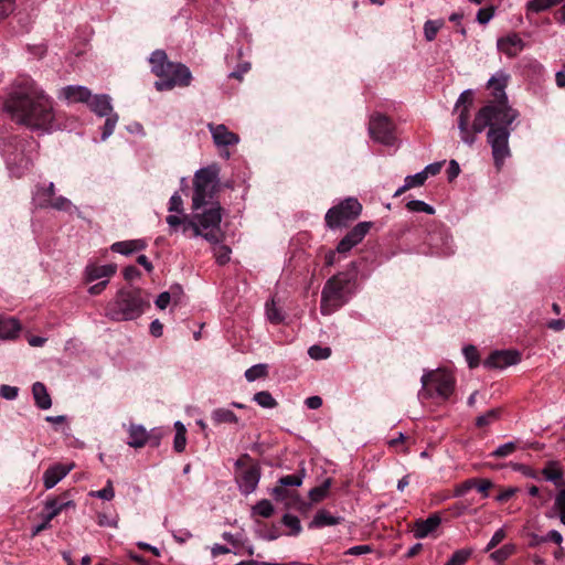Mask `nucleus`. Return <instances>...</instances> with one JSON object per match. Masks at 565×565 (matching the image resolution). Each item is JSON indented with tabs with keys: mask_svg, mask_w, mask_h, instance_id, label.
Returning a JSON list of instances; mask_svg holds the SVG:
<instances>
[{
	"mask_svg": "<svg viewBox=\"0 0 565 565\" xmlns=\"http://www.w3.org/2000/svg\"><path fill=\"white\" fill-rule=\"evenodd\" d=\"M3 110L12 121L32 131L47 134L55 126L54 99L30 76H20L10 84Z\"/></svg>",
	"mask_w": 565,
	"mask_h": 565,
	"instance_id": "nucleus-2",
	"label": "nucleus"
},
{
	"mask_svg": "<svg viewBox=\"0 0 565 565\" xmlns=\"http://www.w3.org/2000/svg\"><path fill=\"white\" fill-rule=\"evenodd\" d=\"M89 495L98 498V499H102V500H106V501L113 500L114 497H115V490H114V487H113V481L111 480H107L105 488H103L102 490L92 491L89 493Z\"/></svg>",
	"mask_w": 565,
	"mask_h": 565,
	"instance_id": "nucleus-43",
	"label": "nucleus"
},
{
	"mask_svg": "<svg viewBox=\"0 0 565 565\" xmlns=\"http://www.w3.org/2000/svg\"><path fill=\"white\" fill-rule=\"evenodd\" d=\"M231 248L225 245H220L214 248V256L217 264L224 265L230 262Z\"/></svg>",
	"mask_w": 565,
	"mask_h": 565,
	"instance_id": "nucleus-53",
	"label": "nucleus"
},
{
	"mask_svg": "<svg viewBox=\"0 0 565 565\" xmlns=\"http://www.w3.org/2000/svg\"><path fill=\"white\" fill-rule=\"evenodd\" d=\"M220 168L217 164L199 169L194 174L192 207L198 211L209 204L217 188Z\"/></svg>",
	"mask_w": 565,
	"mask_h": 565,
	"instance_id": "nucleus-6",
	"label": "nucleus"
},
{
	"mask_svg": "<svg viewBox=\"0 0 565 565\" xmlns=\"http://www.w3.org/2000/svg\"><path fill=\"white\" fill-rule=\"evenodd\" d=\"M516 449V445L515 443L513 441H509V443H505L501 446H499L492 454L491 456L493 457H498V458H503V457H508L510 456L511 454H513Z\"/></svg>",
	"mask_w": 565,
	"mask_h": 565,
	"instance_id": "nucleus-51",
	"label": "nucleus"
},
{
	"mask_svg": "<svg viewBox=\"0 0 565 565\" xmlns=\"http://www.w3.org/2000/svg\"><path fill=\"white\" fill-rule=\"evenodd\" d=\"M105 117L106 121L103 127L102 140H106L114 132L119 118L118 115L115 113H111L110 115Z\"/></svg>",
	"mask_w": 565,
	"mask_h": 565,
	"instance_id": "nucleus-42",
	"label": "nucleus"
},
{
	"mask_svg": "<svg viewBox=\"0 0 565 565\" xmlns=\"http://www.w3.org/2000/svg\"><path fill=\"white\" fill-rule=\"evenodd\" d=\"M426 177L425 174L423 173V171L418 172V173H415L413 175H407L405 178V188H415V186H420L425 183L426 181Z\"/></svg>",
	"mask_w": 565,
	"mask_h": 565,
	"instance_id": "nucleus-56",
	"label": "nucleus"
},
{
	"mask_svg": "<svg viewBox=\"0 0 565 565\" xmlns=\"http://www.w3.org/2000/svg\"><path fill=\"white\" fill-rule=\"evenodd\" d=\"M499 416H500V409H498V408L490 409V411L486 412L484 414L477 417L476 425L480 428L489 426L492 423H494L495 420H498Z\"/></svg>",
	"mask_w": 565,
	"mask_h": 565,
	"instance_id": "nucleus-38",
	"label": "nucleus"
},
{
	"mask_svg": "<svg viewBox=\"0 0 565 565\" xmlns=\"http://www.w3.org/2000/svg\"><path fill=\"white\" fill-rule=\"evenodd\" d=\"M207 128L212 135L213 142L220 149V154L224 159H230L231 152L226 149L231 146H236L239 142L237 134L232 132L223 125L209 124Z\"/></svg>",
	"mask_w": 565,
	"mask_h": 565,
	"instance_id": "nucleus-10",
	"label": "nucleus"
},
{
	"mask_svg": "<svg viewBox=\"0 0 565 565\" xmlns=\"http://www.w3.org/2000/svg\"><path fill=\"white\" fill-rule=\"evenodd\" d=\"M519 491L515 487H509L503 490L497 495L498 502H507L509 499H511L516 492Z\"/></svg>",
	"mask_w": 565,
	"mask_h": 565,
	"instance_id": "nucleus-64",
	"label": "nucleus"
},
{
	"mask_svg": "<svg viewBox=\"0 0 565 565\" xmlns=\"http://www.w3.org/2000/svg\"><path fill=\"white\" fill-rule=\"evenodd\" d=\"M151 72L159 77L154 83L157 90H170L175 86L186 87L191 84L192 74L188 66L168 60L164 51L156 50L149 57Z\"/></svg>",
	"mask_w": 565,
	"mask_h": 565,
	"instance_id": "nucleus-3",
	"label": "nucleus"
},
{
	"mask_svg": "<svg viewBox=\"0 0 565 565\" xmlns=\"http://www.w3.org/2000/svg\"><path fill=\"white\" fill-rule=\"evenodd\" d=\"M475 486H477V479L476 478H471V479H467L466 481H463L462 483L456 486L455 488V491H454V495L455 497H462L465 495L468 491H470L471 489L475 488Z\"/></svg>",
	"mask_w": 565,
	"mask_h": 565,
	"instance_id": "nucleus-55",
	"label": "nucleus"
},
{
	"mask_svg": "<svg viewBox=\"0 0 565 565\" xmlns=\"http://www.w3.org/2000/svg\"><path fill=\"white\" fill-rule=\"evenodd\" d=\"M521 361L520 353L513 350L494 351L484 361V366L490 369H504L515 365Z\"/></svg>",
	"mask_w": 565,
	"mask_h": 565,
	"instance_id": "nucleus-12",
	"label": "nucleus"
},
{
	"mask_svg": "<svg viewBox=\"0 0 565 565\" xmlns=\"http://www.w3.org/2000/svg\"><path fill=\"white\" fill-rule=\"evenodd\" d=\"M441 523V519L437 513L430 514L425 520H417L413 527V534L416 539H425L435 532Z\"/></svg>",
	"mask_w": 565,
	"mask_h": 565,
	"instance_id": "nucleus-18",
	"label": "nucleus"
},
{
	"mask_svg": "<svg viewBox=\"0 0 565 565\" xmlns=\"http://www.w3.org/2000/svg\"><path fill=\"white\" fill-rule=\"evenodd\" d=\"M473 104V93L471 89L463 90L455 105V111L458 113V129L461 140L471 146L476 141V135L481 134L486 128L487 142L491 147L494 166L500 170L509 157L511 150L509 139L511 125L519 117V111L509 105H486L478 110L469 127L470 111Z\"/></svg>",
	"mask_w": 565,
	"mask_h": 565,
	"instance_id": "nucleus-1",
	"label": "nucleus"
},
{
	"mask_svg": "<svg viewBox=\"0 0 565 565\" xmlns=\"http://www.w3.org/2000/svg\"><path fill=\"white\" fill-rule=\"evenodd\" d=\"M509 75L499 71L488 81V86L492 88V95L494 97V102L489 105H508V97L505 94V87L508 85Z\"/></svg>",
	"mask_w": 565,
	"mask_h": 565,
	"instance_id": "nucleus-13",
	"label": "nucleus"
},
{
	"mask_svg": "<svg viewBox=\"0 0 565 565\" xmlns=\"http://www.w3.org/2000/svg\"><path fill=\"white\" fill-rule=\"evenodd\" d=\"M343 519L335 516L327 510H319L312 521L309 523V529H321L324 526H332L341 523Z\"/></svg>",
	"mask_w": 565,
	"mask_h": 565,
	"instance_id": "nucleus-24",
	"label": "nucleus"
},
{
	"mask_svg": "<svg viewBox=\"0 0 565 565\" xmlns=\"http://www.w3.org/2000/svg\"><path fill=\"white\" fill-rule=\"evenodd\" d=\"M166 222L169 225L170 233L177 232L179 226H182L183 234L191 232V226L188 225L191 218L188 215L170 214L166 217Z\"/></svg>",
	"mask_w": 565,
	"mask_h": 565,
	"instance_id": "nucleus-30",
	"label": "nucleus"
},
{
	"mask_svg": "<svg viewBox=\"0 0 565 565\" xmlns=\"http://www.w3.org/2000/svg\"><path fill=\"white\" fill-rule=\"evenodd\" d=\"M20 322L14 318H0V339L12 340L19 335Z\"/></svg>",
	"mask_w": 565,
	"mask_h": 565,
	"instance_id": "nucleus-25",
	"label": "nucleus"
},
{
	"mask_svg": "<svg viewBox=\"0 0 565 565\" xmlns=\"http://www.w3.org/2000/svg\"><path fill=\"white\" fill-rule=\"evenodd\" d=\"M554 509L558 512L561 522L565 525V489H561L554 501Z\"/></svg>",
	"mask_w": 565,
	"mask_h": 565,
	"instance_id": "nucleus-46",
	"label": "nucleus"
},
{
	"mask_svg": "<svg viewBox=\"0 0 565 565\" xmlns=\"http://www.w3.org/2000/svg\"><path fill=\"white\" fill-rule=\"evenodd\" d=\"M75 465L72 463H56L49 467L43 473V484L46 490L55 487L64 477H66Z\"/></svg>",
	"mask_w": 565,
	"mask_h": 565,
	"instance_id": "nucleus-16",
	"label": "nucleus"
},
{
	"mask_svg": "<svg viewBox=\"0 0 565 565\" xmlns=\"http://www.w3.org/2000/svg\"><path fill=\"white\" fill-rule=\"evenodd\" d=\"M353 277L348 273H339L327 280L321 291L320 311L329 316L348 301L350 284Z\"/></svg>",
	"mask_w": 565,
	"mask_h": 565,
	"instance_id": "nucleus-5",
	"label": "nucleus"
},
{
	"mask_svg": "<svg viewBox=\"0 0 565 565\" xmlns=\"http://www.w3.org/2000/svg\"><path fill=\"white\" fill-rule=\"evenodd\" d=\"M175 435L173 440V448L177 452H182L186 445V428L185 426L177 420L174 423Z\"/></svg>",
	"mask_w": 565,
	"mask_h": 565,
	"instance_id": "nucleus-32",
	"label": "nucleus"
},
{
	"mask_svg": "<svg viewBox=\"0 0 565 565\" xmlns=\"http://www.w3.org/2000/svg\"><path fill=\"white\" fill-rule=\"evenodd\" d=\"M117 266L114 264L108 265H88L85 269L86 280L94 281L100 278H109L115 275Z\"/></svg>",
	"mask_w": 565,
	"mask_h": 565,
	"instance_id": "nucleus-21",
	"label": "nucleus"
},
{
	"mask_svg": "<svg viewBox=\"0 0 565 565\" xmlns=\"http://www.w3.org/2000/svg\"><path fill=\"white\" fill-rule=\"evenodd\" d=\"M563 0H530L526 4L527 10L532 12H541L545 11L558 3Z\"/></svg>",
	"mask_w": 565,
	"mask_h": 565,
	"instance_id": "nucleus-36",
	"label": "nucleus"
},
{
	"mask_svg": "<svg viewBox=\"0 0 565 565\" xmlns=\"http://www.w3.org/2000/svg\"><path fill=\"white\" fill-rule=\"evenodd\" d=\"M267 375V365L266 364H256L252 367L247 369L245 372V377L248 382H254L257 379L264 377Z\"/></svg>",
	"mask_w": 565,
	"mask_h": 565,
	"instance_id": "nucleus-41",
	"label": "nucleus"
},
{
	"mask_svg": "<svg viewBox=\"0 0 565 565\" xmlns=\"http://www.w3.org/2000/svg\"><path fill=\"white\" fill-rule=\"evenodd\" d=\"M254 511L263 518H269L274 513V507L269 500L264 499L254 507Z\"/></svg>",
	"mask_w": 565,
	"mask_h": 565,
	"instance_id": "nucleus-47",
	"label": "nucleus"
},
{
	"mask_svg": "<svg viewBox=\"0 0 565 565\" xmlns=\"http://www.w3.org/2000/svg\"><path fill=\"white\" fill-rule=\"evenodd\" d=\"M443 26V22L438 20H428L424 24V35L427 41H433L439 29Z\"/></svg>",
	"mask_w": 565,
	"mask_h": 565,
	"instance_id": "nucleus-40",
	"label": "nucleus"
},
{
	"mask_svg": "<svg viewBox=\"0 0 565 565\" xmlns=\"http://www.w3.org/2000/svg\"><path fill=\"white\" fill-rule=\"evenodd\" d=\"M498 50L512 58L518 56L525 47V42L521 39L518 33H509L505 36L498 39Z\"/></svg>",
	"mask_w": 565,
	"mask_h": 565,
	"instance_id": "nucleus-14",
	"label": "nucleus"
},
{
	"mask_svg": "<svg viewBox=\"0 0 565 565\" xmlns=\"http://www.w3.org/2000/svg\"><path fill=\"white\" fill-rule=\"evenodd\" d=\"M222 221L221 206L218 203H212L209 210L201 214H195L188 223L191 226V237L202 236L210 243L220 242V224Z\"/></svg>",
	"mask_w": 565,
	"mask_h": 565,
	"instance_id": "nucleus-7",
	"label": "nucleus"
},
{
	"mask_svg": "<svg viewBox=\"0 0 565 565\" xmlns=\"http://www.w3.org/2000/svg\"><path fill=\"white\" fill-rule=\"evenodd\" d=\"M211 417H212L214 424H216V425L225 424V423L236 424L238 422L237 416L231 409H227V408L214 409L211 414Z\"/></svg>",
	"mask_w": 565,
	"mask_h": 565,
	"instance_id": "nucleus-31",
	"label": "nucleus"
},
{
	"mask_svg": "<svg viewBox=\"0 0 565 565\" xmlns=\"http://www.w3.org/2000/svg\"><path fill=\"white\" fill-rule=\"evenodd\" d=\"M493 14H494L493 8H491V7L481 8L477 12V21L480 24H487L493 18Z\"/></svg>",
	"mask_w": 565,
	"mask_h": 565,
	"instance_id": "nucleus-59",
	"label": "nucleus"
},
{
	"mask_svg": "<svg viewBox=\"0 0 565 565\" xmlns=\"http://www.w3.org/2000/svg\"><path fill=\"white\" fill-rule=\"evenodd\" d=\"M362 205L355 198H348L328 210L324 221L328 227L339 228L360 216Z\"/></svg>",
	"mask_w": 565,
	"mask_h": 565,
	"instance_id": "nucleus-8",
	"label": "nucleus"
},
{
	"mask_svg": "<svg viewBox=\"0 0 565 565\" xmlns=\"http://www.w3.org/2000/svg\"><path fill=\"white\" fill-rule=\"evenodd\" d=\"M40 207H52L57 211H68L72 207V202L64 196H57L52 200L45 199L40 201Z\"/></svg>",
	"mask_w": 565,
	"mask_h": 565,
	"instance_id": "nucleus-33",
	"label": "nucleus"
},
{
	"mask_svg": "<svg viewBox=\"0 0 565 565\" xmlns=\"http://www.w3.org/2000/svg\"><path fill=\"white\" fill-rule=\"evenodd\" d=\"M282 523L291 530L292 534H299L301 531L300 520L296 515L285 514Z\"/></svg>",
	"mask_w": 565,
	"mask_h": 565,
	"instance_id": "nucleus-54",
	"label": "nucleus"
},
{
	"mask_svg": "<svg viewBox=\"0 0 565 565\" xmlns=\"http://www.w3.org/2000/svg\"><path fill=\"white\" fill-rule=\"evenodd\" d=\"M253 399L263 408H275L277 401L267 391L258 392L254 395Z\"/></svg>",
	"mask_w": 565,
	"mask_h": 565,
	"instance_id": "nucleus-37",
	"label": "nucleus"
},
{
	"mask_svg": "<svg viewBox=\"0 0 565 565\" xmlns=\"http://www.w3.org/2000/svg\"><path fill=\"white\" fill-rule=\"evenodd\" d=\"M406 207L408 211L416 213L423 212L430 215L435 213V209L431 205L420 200H412L407 202Z\"/></svg>",
	"mask_w": 565,
	"mask_h": 565,
	"instance_id": "nucleus-39",
	"label": "nucleus"
},
{
	"mask_svg": "<svg viewBox=\"0 0 565 565\" xmlns=\"http://www.w3.org/2000/svg\"><path fill=\"white\" fill-rule=\"evenodd\" d=\"M372 225V222H360L347 233L345 237L356 246L364 239Z\"/></svg>",
	"mask_w": 565,
	"mask_h": 565,
	"instance_id": "nucleus-29",
	"label": "nucleus"
},
{
	"mask_svg": "<svg viewBox=\"0 0 565 565\" xmlns=\"http://www.w3.org/2000/svg\"><path fill=\"white\" fill-rule=\"evenodd\" d=\"M505 537V531L503 529H499L494 532L489 543L487 544L484 551L489 552L493 550L497 545H499Z\"/></svg>",
	"mask_w": 565,
	"mask_h": 565,
	"instance_id": "nucleus-58",
	"label": "nucleus"
},
{
	"mask_svg": "<svg viewBox=\"0 0 565 565\" xmlns=\"http://www.w3.org/2000/svg\"><path fill=\"white\" fill-rule=\"evenodd\" d=\"M515 545L514 544H505L499 550L491 553L490 557L498 564H502L504 561H507L510 556H512L515 553Z\"/></svg>",
	"mask_w": 565,
	"mask_h": 565,
	"instance_id": "nucleus-34",
	"label": "nucleus"
},
{
	"mask_svg": "<svg viewBox=\"0 0 565 565\" xmlns=\"http://www.w3.org/2000/svg\"><path fill=\"white\" fill-rule=\"evenodd\" d=\"M472 548H460L454 552L445 565H465L472 555Z\"/></svg>",
	"mask_w": 565,
	"mask_h": 565,
	"instance_id": "nucleus-35",
	"label": "nucleus"
},
{
	"mask_svg": "<svg viewBox=\"0 0 565 565\" xmlns=\"http://www.w3.org/2000/svg\"><path fill=\"white\" fill-rule=\"evenodd\" d=\"M462 352L470 369H473L479 365V353L475 345H466Z\"/></svg>",
	"mask_w": 565,
	"mask_h": 565,
	"instance_id": "nucleus-44",
	"label": "nucleus"
},
{
	"mask_svg": "<svg viewBox=\"0 0 565 565\" xmlns=\"http://www.w3.org/2000/svg\"><path fill=\"white\" fill-rule=\"evenodd\" d=\"M147 242L145 239H129L116 242L110 246V249L114 253H118L121 255H131L135 252H140L146 249Z\"/></svg>",
	"mask_w": 565,
	"mask_h": 565,
	"instance_id": "nucleus-22",
	"label": "nucleus"
},
{
	"mask_svg": "<svg viewBox=\"0 0 565 565\" xmlns=\"http://www.w3.org/2000/svg\"><path fill=\"white\" fill-rule=\"evenodd\" d=\"M129 440L127 444L134 448H141L147 445L148 430L142 425H130L128 429Z\"/></svg>",
	"mask_w": 565,
	"mask_h": 565,
	"instance_id": "nucleus-27",
	"label": "nucleus"
},
{
	"mask_svg": "<svg viewBox=\"0 0 565 565\" xmlns=\"http://www.w3.org/2000/svg\"><path fill=\"white\" fill-rule=\"evenodd\" d=\"M163 433L160 428H153L148 431L147 444L151 447H159Z\"/></svg>",
	"mask_w": 565,
	"mask_h": 565,
	"instance_id": "nucleus-57",
	"label": "nucleus"
},
{
	"mask_svg": "<svg viewBox=\"0 0 565 565\" xmlns=\"http://www.w3.org/2000/svg\"><path fill=\"white\" fill-rule=\"evenodd\" d=\"M55 194V185L53 182H50L46 188H40L38 189V192L35 194V201L38 202V205L40 206V201H43L45 199L52 200Z\"/></svg>",
	"mask_w": 565,
	"mask_h": 565,
	"instance_id": "nucleus-50",
	"label": "nucleus"
},
{
	"mask_svg": "<svg viewBox=\"0 0 565 565\" xmlns=\"http://www.w3.org/2000/svg\"><path fill=\"white\" fill-rule=\"evenodd\" d=\"M168 211L170 213L174 212L178 214H183V200L178 192L171 195L169 200Z\"/></svg>",
	"mask_w": 565,
	"mask_h": 565,
	"instance_id": "nucleus-52",
	"label": "nucleus"
},
{
	"mask_svg": "<svg viewBox=\"0 0 565 565\" xmlns=\"http://www.w3.org/2000/svg\"><path fill=\"white\" fill-rule=\"evenodd\" d=\"M32 394L35 405L40 409H49L52 406V399L45 385L41 382H35L32 386Z\"/></svg>",
	"mask_w": 565,
	"mask_h": 565,
	"instance_id": "nucleus-26",
	"label": "nucleus"
},
{
	"mask_svg": "<svg viewBox=\"0 0 565 565\" xmlns=\"http://www.w3.org/2000/svg\"><path fill=\"white\" fill-rule=\"evenodd\" d=\"M422 384L423 387H434L438 397L448 399L455 388V379L450 372L437 370L425 373L422 376Z\"/></svg>",
	"mask_w": 565,
	"mask_h": 565,
	"instance_id": "nucleus-9",
	"label": "nucleus"
},
{
	"mask_svg": "<svg viewBox=\"0 0 565 565\" xmlns=\"http://www.w3.org/2000/svg\"><path fill=\"white\" fill-rule=\"evenodd\" d=\"M19 393V388L10 385H1L0 386V396L4 399L12 401L15 399Z\"/></svg>",
	"mask_w": 565,
	"mask_h": 565,
	"instance_id": "nucleus-60",
	"label": "nucleus"
},
{
	"mask_svg": "<svg viewBox=\"0 0 565 565\" xmlns=\"http://www.w3.org/2000/svg\"><path fill=\"white\" fill-rule=\"evenodd\" d=\"M260 479L259 468L252 466L237 476V484L242 493L249 494L255 491Z\"/></svg>",
	"mask_w": 565,
	"mask_h": 565,
	"instance_id": "nucleus-17",
	"label": "nucleus"
},
{
	"mask_svg": "<svg viewBox=\"0 0 565 565\" xmlns=\"http://www.w3.org/2000/svg\"><path fill=\"white\" fill-rule=\"evenodd\" d=\"M75 504L72 500L61 501L60 499H50L46 500L44 504V515L47 516V520H53L58 513H61L64 509L74 508Z\"/></svg>",
	"mask_w": 565,
	"mask_h": 565,
	"instance_id": "nucleus-28",
	"label": "nucleus"
},
{
	"mask_svg": "<svg viewBox=\"0 0 565 565\" xmlns=\"http://www.w3.org/2000/svg\"><path fill=\"white\" fill-rule=\"evenodd\" d=\"M15 9L14 0H0V19L7 18Z\"/></svg>",
	"mask_w": 565,
	"mask_h": 565,
	"instance_id": "nucleus-61",
	"label": "nucleus"
},
{
	"mask_svg": "<svg viewBox=\"0 0 565 565\" xmlns=\"http://www.w3.org/2000/svg\"><path fill=\"white\" fill-rule=\"evenodd\" d=\"M87 105L99 117H105L113 113L111 98L106 94L92 96Z\"/></svg>",
	"mask_w": 565,
	"mask_h": 565,
	"instance_id": "nucleus-20",
	"label": "nucleus"
},
{
	"mask_svg": "<svg viewBox=\"0 0 565 565\" xmlns=\"http://www.w3.org/2000/svg\"><path fill=\"white\" fill-rule=\"evenodd\" d=\"M147 302L139 289H120L106 306V316L114 321H128L140 317Z\"/></svg>",
	"mask_w": 565,
	"mask_h": 565,
	"instance_id": "nucleus-4",
	"label": "nucleus"
},
{
	"mask_svg": "<svg viewBox=\"0 0 565 565\" xmlns=\"http://www.w3.org/2000/svg\"><path fill=\"white\" fill-rule=\"evenodd\" d=\"M355 245L348 239V237H343L337 245V252L342 255H347Z\"/></svg>",
	"mask_w": 565,
	"mask_h": 565,
	"instance_id": "nucleus-63",
	"label": "nucleus"
},
{
	"mask_svg": "<svg viewBox=\"0 0 565 565\" xmlns=\"http://www.w3.org/2000/svg\"><path fill=\"white\" fill-rule=\"evenodd\" d=\"M542 475L545 480L553 482L556 487L564 484V471L556 460L548 461L542 469Z\"/></svg>",
	"mask_w": 565,
	"mask_h": 565,
	"instance_id": "nucleus-23",
	"label": "nucleus"
},
{
	"mask_svg": "<svg viewBox=\"0 0 565 565\" xmlns=\"http://www.w3.org/2000/svg\"><path fill=\"white\" fill-rule=\"evenodd\" d=\"M303 477L305 471L302 470L297 475H288L279 478L278 486L271 491L273 497L278 501H285L289 497V491L286 488L300 487L302 484Z\"/></svg>",
	"mask_w": 565,
	"mask_h": 565,
	"instance_id": "nucleus-15",
	"label": "nucleus"
},
{
	"mask_svg": "<svg viewBox=\"0 0 565 565\" xmlns=\"http://www.w3.org/2000/svg\"><path fill=\"white\" fill-rule=\"evenodd\" d=\"M492 487V482L489 479H477V486L475 488L482 494L483 498L489 497V489Z\"/></svg>",
	"mask_w": 565,
	"mask_h": 565,
	"instance_id": "nucleus-62",
	"label": "nucleus"
},
{
	"mask_svg": "<svg viewBox=\"0 0 565 565\" xmlns=\"http://www.w3.org/2000/svg\"><path fill=\"white\" fill-rule=\"evenodd\" d=\"M370 136L377 142L383 145H393L395 137L393 132V124L383 115L372 116L369 124Z\"/></svg>",
	"mask_w": 565,
	"mask_h": 565,
	"instance_id": "nucleus-11",
	"label": "nucleus"
},
{
	"mask_svg": "<svg viewBox=\"0 0 565 565\" xmlns=\"http://www.w3.org/2000/svg\"><path fill=\"white\" fill-rule=\"evenodd\" d=\"M266 316L271 323H280L284 320V316L276 307L275 301H268L266 303Z\"/></svg>",
	"mask_w": 565,
	"mask_h": 565,
	"instance_id": "nucleus-45",
	"label": "nucleus"
},
{
	"mask_svg": "<svg viewBox=\"0 0 565 565\" xmlns=\"http://www.w3.org/2000/svg\"><path fill=\"white\" fill-rule=\"evenodd\" d=\"M92 97V92L82 85H68L61 89L60 98H64L70 103H86L88 104Z\"/></svg>",
	"mask_w": 565,
	"mask_h": 565,
	"instance_id": "nucleus-19",
	"label": "nucleus"
},
{
	"mask_svg": "<svg viewBox=\"0 0 565 565\" xmlns=\"http://www.w3.org/2000/svg\"><path fill=\"white\" fill-rule=\"evenodd\" d=\"M330 487V481L327 480L323 484L316 487L309 491V498L313 502L321 501L326 495Z\"/></svg>",
	"mask_w": 565,
	"mask_h": 565,
	"instance_id": "nucleus-49",
	"label": "nucleus"
},
{
	"mask_svg": "<svg viewBox=\"0 0 565 565\" xmlns=\"http://www.w3.org/2000/svg\"><path fill=\"white\" fill-rule=\"evenodd\" d=\"M308 354L311 359L324 360L330 356L331 350H330V348H327V347L312 345L309 348Z\"/></svg>",
	"mask_w": 565,
	"mask_h": 565,
	"instance_id": "nucleus-48",
	"label": "nucleus"
}]
</instances>
